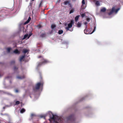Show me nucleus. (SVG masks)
I'll return each mask as SVG.
<instances>
[{
  "label": "nucleus",
  "mask_w": 123,
  "mask_h": 123,
  "mask_svg": "<svg viewBox=\"0 0 123 123\" xmlns=\"http://www.w3.org/2000/svg\"><path fill=\"white\" fill-rule=\"evenodd\" d=\"M38 58H41V62L37 63V68L40 67L42 64H45L49 62V61L47 60L44 59L43 56L41 55H39L38 56Z\"/></svg>",
  "instance_id": "nucleus-1"
},
{
  "label": "nucleus",
  "mask_w": 123,
  "mask_h": 123,
  "mask_svg": "<svg viewBox=\"0 0 123 123\" xmlns=\"http://www.w3.org/2000/svg\"><path fill=\"white\" fill-rule=\"evenodd\" d=\"M43 84V82L37 83L36 85L35 86L33 87V90L35 92L37 91L41 87H42Z\"/></svg>",
  "instance_id": "nucleus-2"
},
{
  "label": "nucleus",
  "mask_w": 123,
  "mask_h": 123,
  "mask_svg": "<svg viewBox=\"0 0 123 123\" xmlns=\"http://www.w3.org/2000/svg\"><path fill=\"white\" fill-rule=\"evenodd\" d=\"M74 22L73 20H72L70 23L68 24V26L66 28V29L67 31H72L73 30V29H70L72 26V25L74 24Z\"/></svg>",
  "instance_id": "nucleus-3"
},
{
  "label": "nucleus",
  "mask_w": 123,
  "mask_h": 123,
  "mask_svg": "<svg viewBox=\"0 0 123 123\" xmlns=\"http://www.w3.org/2000/svg\"><path fill=\"white\" fill-rule=\"evenodd\" d=\"M67 119L68 121H70L72 122H73V121L75 120L74 116L73 115H72L69 116L67 117Z\"/></svg>",
  "instance_id": "nucleus-4"
},
{
  "label": "nucleus",
  "mask_w": 123,
  "mask_h": 123,
  "mask_svg": "<svg viewBox=\"0 0 123 123\" xmlns=\"http://www.w3.org/2000/svg\"><path fill=\"white\" fill-rule=\"evenodd\" d=\"M119 10V8H117L115 9V8L114 7H113L112 9L108 13V14L109 15H110L113 12H115L117 13L118 11Z\"/></svg>",
  "instance_id": "nucleus-5"
},
{
  "label": "nucleus",
  "mask_w": 123,
  "mask_h": 123,
  "mask_svg": "<svg viewBox=\"0 0 123 123\" xmlns=\"http://www.w3.org/2000/svg\"><path fill=\"white\" fill-rule=\"evenodd\" d=\"M17 78L18 79H23L25 78V76L23 75L22 76H18L17 77Z\"/></svg>",
  "instance_id": "nucleus-6"
},
{
  "label": "nucleus",
  "mask_w": 123,
  "mask_h": 123,
  "mask_svg": "<svg viewBox=\"0 0 123 123\" xmlns=\"http://www.w3.org/2000/svg\"><path fill=\"white\" fill-rule=\"evenodd\" d=\"M86 4H82L81 6V8L83 9H84L86 7Z\"/></svg>",
  "instance_id": "nucleus-7"
},
{
  "label": "nucleus",
  "mask_w": 123,
  "mask_h": 123,
  "mask_svg": "<svg viewBox=\"0 0 123 123\" xmlns=\"http://www.w3.org/2000/svg\"><path fill=\"white\" fill-rule=\"evenodd\" d=\"M46 34L45 33H42L40 35V37H45Z\"/></svg>",
  "instance_id": "nucleus-8"
},
{
  "label": "nucleus",
  "mask_w": 123,
  "mask_h": 123,
  "mask_svg": "<svg viewBox=\"0 0 123 123\" xmlns=\"http://www.w3.org/2000/svg\"><path fill=\"white\" fill-rule=\"evenodd\" d=\"M95 5L97 6L100 5L99 1H96L95 3Z\"/></svg>",
  "instance_id": "nucleus-9"
},
{
  "label": "nucleus",
  "mask_w": 123,
  "mask_h": 123,
  "mask_svg": "<svg viewBox=\"0 0 123 123\" xmlns=\"http://www.w3.org/2000/svg\"><path fill=\"white\" fill-rule=\"evenodd\" d=\"M80 17V15H78L75 18V21L76 22L77 21V20H78L79 18Z\"/></svg>",
  "instance_id": "nucleus-10"
},
{
  "label": "nucleus",
  "mask_w": 123,
  "mask_h": 123,
  "mask_svg": "<svg viewBox=\"0 0 123 123\" xmlns=\"http://www.w3.org/2000/svg\"><path fill=\"white\" fill-rule=\"evenodd\" d=\"M25 56V55H23L22 56H21L20 59L19 60L20 62H21L22 61V60L24 58Z\"/></svg>",
  "instance_id": "nucleus-11"
},
{
  "label": "nucleus",
  "mask_w": 123,
  "mask_h": 123,
  "mask_svg": "<svg viewBox=\"0 0 123 123\" xmlns=\"http://www.w3.org/2000/svg\"><path fill=\"white\" fill-rule=\"evenodd\" d=\"M106 11V9L105 8H103L101 9V12H105Z\"/></svg>",
  "instance_id": "nucleus-12"
},
{
  "label": "nucleus",
  "mask_w": 123,
  "mask_h": 123,
  "mask_svg": "<svg viewBox=\"0 0 123 123\" xmlns=\"http://www.w3.org/2000/svg\"><path fill=\"white\" fill-rule=\"evenodd\" d=\"M84 32L86 34H88L89 33V32L86 29L84 30Z\"/></svg>",
  "instance_id": "nucleus-13"
},
{
  "label": "nucleus",
  "mask_w": 123,
  "mask_h": 123,
  "mask_svg": "<svg viewBox=\"0 0 123 123\" xmlns=\"http://www.w3.org/2000/svg\"><path fill=\"white\" fill-rule=\"evenodd\" d=\"M13 52L15 54H18L19 53V52L17 49H15L14 51Z\"/></svg>",
  "instance_id": "nucleus-14"
},
{
  "label": "nucleus",
  "mask_w": 123,
  "mask_h": 123,
  "mask_svg": "<svg viewBox=\"0 0 123 123\" xmlns=\"http://www.w3.org/2000/svg\"><path fill=\"white\" fill-rule=\"evenodd\" d=\"M81 23L79 22L78 23L77 25V27H81Z\"/></svg>",
  "instance_id": "nucleus-15"
},
{
  "label": "nucleus",
  "mask_w": 123,
  "mask_h": 123,
  "mask_svg": "<svg viewBox=\"0 0 123 123\" xmlns=\"http://www.w3.org/2000/svg\"><path fill=\"white\" fill-rule=\"evenodd\" d=\"M28 51V50L27 49H24L23 50V52L25 54Z\"/></svg>",
  "instance_id": "nucleus-16"
},
{
  "label": "nucleus",
  "mask_w": 123,
  "mask_h": 123,
  "mask_svg": "<svg viewBox=\"0 0 123 123\" xmlns=\"http://www.w3.org/2000/svg\"><path fill=\"white\" fill-rule=\"evenodd\" d=\"M15 63V61L14 60H13L12 61L10 62V64L11 65L14 64Z\"/></svg>",
  "instance_id": "nucleus-17"
},
{
  "label": "nucleus",
  "mask_w": 123,
  "mask_h": 123,
  "mask_svg": "<svg viewBox=\"0 0 123 123\" xmlns=\"http://www.w3.org/2000/svg\"><path fill=\"white\" fill-rule=\"evenodd\" d=\"M63 32V31L62 30H59L58 31V34H62Z\"/></svg>",
  "instance_id": "nucleus-18"
},
{
  "label": "nucleus",
  "mask_w": 123,
  "mask_h": 123,
  "mask_svg": "<svg viewBox=\"0 0 123 123\" xmlns=\"http://www.w3.org/2000/svg\"><path fill=\"white\" fill-rule=\"evenodd\" d=\"M28 36V35L27 34L25 35L23 37V39H25Z\"/></svg>",
  "instance_id": "nucleus-19"
},
{
  "label": "nucleus",
  "mask_w": 123,
  "mask_h": 123,
  "mask_svg": "<svg viewBox=\"0 0 123 123\" xmlns=\"http://www.w3.org/2000/svg\"><path fill=\"white\" fill-rule=\"evenodd\" d=\"M25 111V110L24 108H22L20 110V112L21 113H23Z\"/></svg>",
  "instance_id": "nucleus-20"
},
{
  "label": "nucleus",
  "mask_w": 123,
  "mask_h": 123,
  "mask_svg": "<svg viewBox=\"0 0 123 123\" xmlns=\"http://www.w3.org/2000/svg\"><path fill=\"white\" fill-rule=\"evenodd\" d=\"M64 4L65 5H66L68 4H69V2L68 1H65L64 2Z\"/></svg>",
  "instance_id": "nucleus-21"
},
{
  "label": "nucleus",
  "mask_w": 123,
  "mask_h": 123,
  "mask_svg": "<svg viewBox=\"0 0 123 123\" xmlns=\"http://www.w3.org/2000/svg\"><path fill=\"white\" fill-rule=\"evenodd\" d=\"M31 19V18L30 17H29L27 20L25 22V23L26 24L28 23V22H29L30 21V20Z\"/></svg>",
  "instance_id": "nucleus-22"
},
{
  "label": "nucleus",
  "mask_w": 123,
  "mask_h": 123,
  "mask_svg": "<svg viewBox=\"0 0 123 123\" xmlns=\"http://www.w3.org/2000/svg\"><path fill=\"white\" fill-rule=\"evenodd\" d=\"M81 16L82 18H83L86 15L85 13H84L83 14H81Z\"/></svg>",
  "instance_id": "nucleus-23"
},
{
  "label": "nucleus",
  "mask_w": 123,
  "mask_h": 123,
  "mask_svg": "<svg viewBox=\"0 0 123 123\" xmlns=\"http://www.w3.org/2000/svg\"><path fill=\"white\" fill-rule=\"evenodd\" d=\"M74 9H72L69 12V13L71 14L74 12Z\"/></svg>",
  "instance_id": "nucleus-24"
},
{
  "label": "nucleus",
  "mask_w": 123,
  "mask_h": 123,
  "mask_svg": "<svg viewBox=\"0 0 123 123\" xmlns=\"http://www.w3.org/2000/svg\"><path fill=\"white\" fill-rule=\"evenodd\" d=\"M11 49L10 48H7V49L8 52L9 53L10 52Z\"/></svg>",
  "instance_id": "nucleus-25"
},
{
  "label": "nucleus",
  "mask_w": 123,
  "mask_h": 123,
  "mask_svg": "<svg viewBox=\"0 0 123 123\" xmlns=\"http://www.w3.org/2000/svg\"><path fill=\"white\" fill-rule=\"evenodd\" d=\"M56 26L54 25H51V28L52 29H53Z\"/></svg>",
  "instance_id": "nucleus-26"
},
{
  "label": "nucleus",
  "mask_w": 123,
  "mask_h": 123,
  "mask_svg": "<svg viewBox=\"0 0 123 123\" xmlns=\"http://www.w3.org/2000/svg\"><path fill=\"white\" fill-rule=\"evenodd\" d=\"M85 0H82V4H85Z\"/></svg>",
  "instance_id": "nucleus-27"
},
{
  "label": "nucleus",
  "mask_w": 123,
  "mask_h": 123,
  "mask_svg": "<svg viewBox=\"0 0 123 123\" xmlns=\"http://www.w3.org/2000/svg\"><path fill=\"white\" fill-rule=\"evenodd\" d=\"M90 19L89 18H86V20L88 22H89L90 21Z\"/></svg>",
  "instance_id": "nucleus-28"
},
{
  "label": "nucleus",
  "mask_w": 123,
  "mask_h": 123,
  "mask_svg": "<svg viewBox=\"0 0 123 123\" xmlns=\"http://www.w3.org/2000/svg\"><path fill=\"white\" fill-rule=\"evenodd\" d=\"M18 68L16 67L15 66L14 67V71H16L18 69Z\"/></svg>",
  "instance_id": "nucleus-29"
},
{
  "label": "nucleus",
  "mask_w": 123,
  "mask_h": 123,
  "mask_svg": "<svg viewBox=\"0 0 123 123\" xmlns=\"http://www.w3.org/2000/svg\"><path fill=\"white\" fill-rule=\"evenodd\" d=\"M20 103V102L19 101H17L15 103L16 105H18Z\"/></svg>",
  "instance_id": "nucleus-30"
},
{
  "label": "nucleus",
  "mask_w": 123,
  "mask_h": 123,
  "mask_svg": "<svg viewBox=\"0 0 123 123\" xmlns=\"http://www.w3.org/2000/svg\"><path fill=\"white\" fill-rule=\"evenodd\" d=\"M35 116V115L33 114H32L31 115V118H32L33 117Z\"/></svg>",
  "instance_id": "nucleus-31"
},
{
  "label": "nucleus",
  "mask_w": 123,
  "mask_h": 123,
  "mask_svg": "<svg viewBox=\"0 0 123 123\" xmlns=\"http://www.w3.org/2000/svg\"><path fill=\"white\" fill-rule=\"evenodd\" d=\"M41 117H43L44 119H45V117L44 116H41Z\"/></svg>",
  "instance_id": "nucleus-32"
},
{
  "label": "nucleus",
  "mask_w": 123,
  "mask_h": 123,
  "mask_svg": "<svg viewBox=\"0 0 123 123\" xmlns=\"http://www.w3.org/2000/svg\"><path fill=\"white\" fill-rule=\"evenodd\" d=\"M18 92V90L17 89H16L15 90V92Z\"/></svg>",
  "instance_id": "nucleus-33"
},
{
  "label": "nucleus",
  "mask_w": 123,
  "mask_h": 123,
  "mask_svg": "<svg viewBox=\"0 0 123 123\" xmlns=\"http://www.w3.org/2000/svg\"><path fill=\"white\" fill-rule=\"evenodd\" d=\"M87 22H85L84 23V24L86 25H86H87Z\"/></svg>",
  "instance_id": "nucleus-34"
},
{
  "label": "nucleus",
  "mask_w": 123,
  "mask_h": 123,
  "mask_svg": "<svg viewBox=\"0 0 123 123\" xmlns=\"http://www.w3.org/2000/svg\"><path fill=\"white\" fill-rule=\"evenodd\" d=\"M95 27H95H95H94V30H93V32L95 30Z\"/></svg>",
  "instance_id": "nucleus-35"
},
{
  "label": "nucleus",
  "mask_w": 123,
  "mask_h": 123,
  "mask_svg": "<svg viewBox=\"0 0 123 123\" xmlns=\"http://www.w3.org/2000/svg\"><path fill=\"white\" fill-rule=\"evenodd\" d=\"M76 0H72L73 1H75Z\"/></svg>",
  "instance_id": "nucleus-36"
},
{
  "label": "nucleus",
  "mask_w": 123,
  "mask_h": 123,
  "mask_svg": "<svg viewBox=\"0 0 123 123\" xmlns=\"http://www.w3.org/2000/svg\"><path fill=\"white\" fill-rule=\"evenodd\" d=\"M30 5H31L32 4V3H30Z\"/></svg>",
  "instance_id": "nucleus-37"
},
{
  "label": "nucleus",
  "mask_w": 123,
  "mask_h": 123,
  "mask_svg": "<svg viewBox=\"0 0 123 123\" xmlns=\"http://www.w3.org/2000/svg\"><path fill=\"white\" fill-rule=\"evenodd\" d=\"M39 25L40 26L39 27H41V25Z\"/></svg>",
  "instance_id": "nucleus-38"
},
{
  "label": "nucleus",
  "mask_w": 123,
  "mask_h": 123,
  "mask_svg": "<svg viewBox=\"0 0 123 123\" xmlns=\"http://www.w3.org/2000/svg\"><path fill=\"white\" fill-rule=\"evenodd\" d=\"M29 37H30V36H29L28 37V38H29Z\"/></svg>",
  "instance_id": "nucleus-39"
},
{
  "label": "nucleus",
  "mask_w": 123,
  "mask_h": 123,
  "mask_svg": "<svg viewBox=\"0 0 123 123\" xmlns=\"http://www.w3.org/2000/svg\"><path fill=\"white\" fill-rule=\"evenodd\" d=\"M41 3L40 4V5H41Z\"/></svg>",
  "instance_id": "nucleus-40"
},
{
  "label": "nucleus",
  "mask_w": 123,
  "mask_h": 123,
  "mask_svg": "<svg viewBox=\"0 0 123 123\" xmlns=\"http://www.w3.org/2000/svg\"><path fill=\"white\" fill-rule=\"evenodd\" d=\"M31 0L32 1H34V0Z\"/></svg>",
  "instance_id": "nucleus-41"
},
{
  "label": "nucleus",
  "mask_w": 123,
  "mask_h": 123,
  "mask_svg": "<svg viewBox=\"0 0 123 123\" xmlns=\"http://www.w3.org/2000/svg\"><path fill=\"white\" fill-rule=\"evenodd\" d=\"M82 98V100H83L84 99V98Z\"/></svg>",
  "instance_id": "nucleus-42"
},
{
  "label": "nucleus",
  "mask_w": 123,
  "mask_h": 123,
  "mask_svg": "<svg viewBox=\"0 0 123 123\" xmlns=\"http://www.w3.org/2000/svg\"><path fill=\"white\" fill-rule=\"evenodd\" d=\"M3 108L4 109V108H5L4 107H3Z\"/></svg>",
  "instance_id": "nucleus-43"
},
{
  "label": "nucleus",
  "mask_w": 123,
  "mask_h": 123,
  "mask_svg": "<svg viewBox=\"0 0 123 123\" xmlns=\"http://www.w3.org/2000/svg\"><path fill=\"white\" fill-rule=\"evenodd\" d=\"M7 78H9V77H7Z\"/></svg>",
  "instance_id": "nucleus-44"
}]
</instances>
